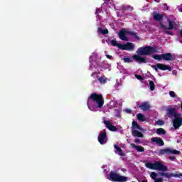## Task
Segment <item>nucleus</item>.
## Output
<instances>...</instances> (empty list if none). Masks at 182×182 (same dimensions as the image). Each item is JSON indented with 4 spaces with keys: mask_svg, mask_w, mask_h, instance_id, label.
Here are the masks:
<instances>
[{
    "mask_svg": "<svg viewBox=\"0 0 182 182\" xmlns=\"http://www.w3.org/2000/svg\"><path fill=\"white\" fill-rule=\"evenodd\" d=\"M119 49L122 50H133L134 49V44L133 43L128 42L126 44L119 45Z\"/></svg>",
    "mask_w": 182,
    "mask_h": 182,
    "instance_id": "11",
    "label": "nucleus"
},
{
    "mask_svg": "<svg viewBox=\"0 0 182 182\" xmlns=\"http://www.w3.org/2000/svg\"><path fill=\"white\" fill-rule=\"evenodd\" d=\"M96 75H97V73L94 72V73H92L91 76H92V77L96 76Z\"/></svg>",
    "mask_w": 182,
    "mask_h": 182,
    "instance_id": "43",
    "label": "nucleus"
},
{
    "mask_svg": "<svg viewBox=\"0 0 182 182\" xmlns=\"http://www.w3.org/2000/svg\"><path fill=\"white\" fill-rule=\"evenodd\" d=\"M135 77L136 79H138V80H143V77L140 75H136Z\"/></svg>",
    "mask_w": 182,
    "mask_h": 182,
    "instance_id": "34",
    "label": "nucleus"
},
{
    "mask_svg": "<svg viewBox=\"0 0 182 182\" xmlns=\"http://www.w3.org/2000/svg\"><path fill=\"white\" fill-rule=\"evenodd\" d=\"M166 116L167 117H169V119L176 117L180 114V113L177 112L176 107H173V106H168V107L166 109Z\"/></svg>",
    "mask_w": 182,
    "mask_h": 182,
    "instance_id": "7",
    "label": "nucleus"
},
{
    "mask_svg": "<svg viewBox=\"0 0 182 182\" xmlns=\"http://www.w3.org/2000/svg\"><path fill=\"white\" fill-rule=\"evenodd\" d=\"M172 122H173V126L175 130H177V129H178L181 126H182L181 114H179L178 115H176V117H174Z\"/></svg>",
    "mask_w": 182,
    "mask_h": 182,
    "instance_id": "9",
    "label": "nucleus"
},
{
    "mask_svg": "<svg viewBox=\"0 0 182 182\" xmlns=\"http://www.w3.org/2000/svg\"><path fill=\"white\" fill-rule=\"evenodd\" d=\"M167 22L168 23V27H167L166 25H164V23L161 22L160 23L161 28H162V29H164V33H165L166 35H170V36H173L174 35V33L173 32L168 31H171V30L174 29V21L170 20V18H168Z\"/></svg>",
    "mask_w": 182,
    "mask_h": 182,
    "instance_id": "5",
    "label": "nucleus"
},
{
    "mask_svg": "<svg viewBox=\"0 0 182 182\" xmlns=\"http://www.w3.org/2000/svg\"><path fill=\"white\" fill-rule=\"evenodd\" d=\"M121 170L123 171V173H126V171H127V169L124 168H122Z\"/></svg>",
    "mask_w": 182,
    "mask_h": 182,
    "instance_id": "42",
    "label": "nucleus"
},
{
    "mask_svg": "<svg viewBox=\"0 0 182 182\" xmlns=\"http://www.w3.org/2000/svg\"><path fill=\"white\" fill-rule=\"evenodd\" d=\"M114 148L116 150L115 153H117L119 156H121L122 157H124V156H126V154L123 153V150L122 149V148H120V146L114 144Z\"/></svg>",
    "mask_w": 182,
    "mask_h": 182,
    "instance_id": "19",
    "label": "nucleus"
},
{
    "mask_svg": "<svg viewBox=\"0 0 182 182\" xmlns=\"http://www.w3.org/2000/svg\"><path fill=\"white\" fill-rule=\"evenodd\" d=\"M140 130V132L143 131V128H141V127H140V125H139V124H137V122L136 121H133L132 122V131L133 130Z\"/></svg>",
    "mask_w": 182,
    "mask_h": 182,
    "instance_id": "21",
    "label": "nucleus"
},
{
    "mask_svg": "<svg viewBox=\"0 0 182 182\" xmlns=\"http://www.w3.org/2000/svg\"><path fill=\"white\" fill-rule=\"evenodd\" d=\"M152 68H154V69L156 70V72H157V70H159V67L157 66V64L152 65Z\"/></svg>",
    "mask_w": 182,
    "mask_h": 182,
    "instance_id": "38",
    "label": "nucleus"
},
{
    "mask_svg": "<svg viewBox=\"0 0 182 182\" xmlns=\"http://www.w3.org/2000/svg\"><path fill=\"white\" fill-rule=\"evenodd\" d=\"M166 134V132L165 129L163 128H159V129H156V134H159V136L161 134Z\"/></svg>",
    "mask_w": 182,
    "mask_h": 182,
    "instance_id": "28",
    "label": "nucleus"
},
{
    "mask_svg": "<svg viewBox=\"0 0 182 182\" xmlns=\"http://www.w3.org/2000/svg\"><path fill=\"white\" fill-rule=\"evenodd\" d=\"M125 112H126V113L130 114V113H132V109H125Z\"/></svg>",
    "mask_w": 182,
    "mask_h": 182,
    "instance_id": "40",
    "label": "nucleus"
},
{
    "mask_svg": "<svg viewBox=\"0 0 182 182\" xmlns=\"http://www.w3.org/2000/svg\"><path fill=\"white\" fill-rule=\"evenodd\" d=\"M149 87L152 92L153 90H154V89H156V85H154V82H153L152 80L149 81Z\"/></svg>",
    "mask_w": 182,
    "mask_h": 182,
    "instance_id": "30",
    "label": "nucleus"
},
{
    "mask_svg": "<svg viewBox=\"0 0 182 182\" xmlns=\"http://www.w3.org/2000/svg\"><path fill=\"white\" fill-rule=\"evenodd\" d=\"M104 124H105L107 129L110 130V132H117V127H114L109 121H104Z\"/></svg>",
    "mask_w": 182,
    "mask_h": 182,
    "instance_id": "17",
    "label": "nucleus"
},
{
    "mask_svg": "<svg viewBox=\"0 0 182 182\" xmlns=\"http://www.w3.org/2000/svg\"><path fill=\"white\" fill-rule=\"evenodd\" d=\"M145 166L147 168H150L151 170H159V171H168V168L164 164L160 163L159 161H156L154 164L151 162H146Z\"/></svg>",
    "mask_w": 182,
    "mask_h": 182,
    "instance_id": "4",
    "label": "nucleus"
},
{
    "mask_svg": "<svg viewBox=\"0 0 182 182\" xmlns=\"http://www.w3.org/2000/svg\"><path fill=\"white\" fill-rule=\"evenodd\" d=\"M141 182H147V180H144Z\"/></svg>",
    "mask_w": 182,
    "mask_h": 182,
    "instance_id": "47",
    "label": "nucleus"
},
{
    "mask_svg": "<svg viewBox=\"0 0 182 182\" xmlns=\"http://www.w3.org/2000/svg\"><path fill=\"white\" fill-rule=\"evenodd\" d=\"M98 141L101 144H106V143H107V134L106 133V129H103L100 132Z\"/></svg>",
    "mask_w": 182,
    "mask_h": 182,
    "instance_id": "10",
    "label": "nucleus"
},
{
    "mask_svg": "<svg viewBox=\"0 0 182 182\" xmlns=\"http://www.w3.org/2000/svg\"><path fill=\"white\" fill-rule=\"evenodd\" d=\"M132 136H134V137H140V138L144 137L143 133H141V132L136 129L132 130Z\"/></svg>",
    "mask_w": 182,
    "mask_h": 182,
    "instance_id": "23",
    "label": "nucleus"
},
{
    "mask_svg": "<svg viewBox=\"0 0 182 182\" xmlns=\"http://www.w3.org/2000/svg\"><path fill=\"white\" fill-rule=\"evenodd\" d=\"M159 156H163V154H167L168 156L170 154H180V151L176 150V149H170L168 148H166L164 149H161L159 153Z\"/></svg>",
    "mask_w": 182,
    "mask_h": 182,
    "instance_id": "8",
    "label": "nucleus"
},
{
    "mask_svg": "<svg viewBox=\"0 0 182 182\" xmlns=\"http://www.w3.org/2000/svg\"><path fill=\"white\" fill-rule=\"evenodd\" d=\"M98 81L101 85H105V83H107V78L103 75L98 78Z\"/></svg>",
    "mask_w": 182,
    "mask_h": 182,
    "instance_id": "26",
    "label": "nucleus"
},
{
    "mask_svg": "<svg viewBox=\"0 0 182 182\" xmlns=\"http://www.w3.org/2000/svg\"><path fill=\"white\" fill-rule=\"evenodd\" d=\"M110 43L112 46H117L119 48V49H120V46L119 45H122V43H117V41L114 40L111 41Z\"/></svg>",
    "mask_w": 182,
    "mask_h": 182,
    "instance_id": "29",
    "label": "nucleus"
},
{
    "mask_svg": "<svg viewBox=\"0 0 182 182\" xmlns=\"http://www.w3.org/2000/svg\"><path fill=\"white\" fill-rule=\"evenodd\" d=\"M132 58L135 62H137V63H147L146 58L141 57V55H134Z\"/></svg>",
    "mask_w": 182,
    "mask_h": 182,
    "instance_id": "14",
    "label": "nucleus"
},
{
    "mask_svg": "<svg viewBox=\"0 0 182 182\" xmlns=\"http://www.w3.org/2000/svg\"><path fill=\"white\" fill-rule=\"evenodd\" d=\"M132 147L133 149H135L139 153H143L144 152V147L140 146V145H136L134 144H131Z\"/></svg>",
    "mask_w": 182,
    "mask_h": 182,
    "instance_id": "20",
    "label": "nucleus"
},
{
    "mask_svg": "<svg viewBox=\"0 0 182 182\" xmlns=\"http://www.w3.org/2000/svg\"><path fill=\"white\" fill-rule=\"evenodd\" d=\"M159 176L161 177H165L166 178H171V177H182V173H163L160 172Z\"/></svg>",
    "mask_w": 182,
    "mask_h": 182,
    "instance_id": "12",
    "label": "nucleus"
},
{
    "mask_svg": "<svg viewBox=\"0 0 182 182\" xmlns=\"http://www.w3.org/2000/svg\"><path fill=\"white\" fill-rule=\"evenodd\" d=\"M123 60L124 63H132L133 62V59L130 58H124Z\"/></svg>",
    "mask_w": 182,
    "mask_h": 182,
    "instance_id": "32",
    "label": "nucleus"
},
{
    "mask_svg": "<svg viewBox=\"0 0 182 182\" xmlns=\"http://www.w3.org/2000/svg\"><path fill=\"white\" fill-rule=\"evenodd\" d=\"M158 124H159V126H163V124H164V121L163 120L158 121Z\"/></svg>",
    "mask_w": 182,
    "mask_h": 182,
    "instance_id": "37",
    "label": "nucleus"
},
{
    "mask_svg": "<svg viewBox=\"0 0 182 182\" xmlns=\"http://www.w3.org/2000/svg\"><path fill=\"white\" fill-rule=\"evenodd\" d=\"M151 141V143H156L157 146H164V141L160 137H152Z\"/></svg>",
    "mask_w": 182,
    "mask_h": 182,
    "instance_id": "15",
    "label": "nucleus"
},
{
    "mask_svg": "<svg viewBox=\"0 0 182 182\" xmlns=\"http://www.w3.org/2000/svg\"><path fill=\"white\" fill-rule=\"evenodd\" d=\"M180 12H182V8H181V9H180Z\"/></svg>",
    "mask_w": 182,
    "mask_h": 182,
    "instance_id": "48",
    "label": "nucleus"
},
{
    "mask_svg": "<svg viewBox=\"0 0 182 182\" xmlns=\"http://www.w3.org/2000/svg\"><path fill=\"white\" fill-rule=\"evenodd\" d=\"M169 96H171V97L176 98V92H174V91H170Z\"/></svg>",
    "mask_w": 182,
    "mask_h": 182,
    "instance_id": "33",
    "label": "nucleus"
},
{
    "mask_svg": "<svg viewBox=\"0 0 182 182\" xmlns=\"http://www.w3.org/2000/svg\"><path fill=\"white\" fill-rule=\"evenodd\" d=\"M106 56H107V59H110V60L113 59V57L110 55H106Z\"/></svg>",
    "mask_w": 182,
    "mask_h": 182,
    "instance_id": "41",
    "label": "nucleus"
},
{
    "mask_svg": "<svg viewBox=\"0 0 182 182\" xmlns=\"http://www.w3.org/2000/svg\"><path fill=\"white\" fill-rule=\"evenodd\" d=\"M127 35H129L130 36H132V38H134V39H139V36H137V33H136L134 31H128L127 32Z\"/></svg>",
    "mask_w": 182,
    "mask_h": 182,
    "instance_id": "24",
    "label": "nucleus"
},
{
    "mask_svg": "<svg viewBox=\"0 0 182 182\" xmlns=\"http://www.w3.org/2000/svg\"><path fill=\"white\" fill-rule=\"evenodd\" d=\"M137 55L150 56L153 53H157V48L156 47L146 46L145 47L139 48L136 50Z\"/></svg>",
    "mask_w": 182,
    "mask_h": 182,
    "instance_id": "2",
    "label": "nucleus"
},
{
    "mask_svg": "<svg viewBox=\"0 0 182 182\" xmlns=\"http://www.w3.org/2000/svg\"><path fill=\"white\" fill-rule=\"evenodd\" d=\"M137 107H139L141 110H143V112H147V110H150V104L147 102H142L141 105H137Z\"/></svg>",
    "mask_w": 182,
    "mask_h": 182,
    "instance_id": "16",
    "label": "nucleus"
},
{
    "mask_svg": "<svg viewBox=\"0 0 182 182\" xmlns=\"http://www.w3.org/2000/svg\"><path fill=\"white\" fill-rule=\"evenodd\" d=\"M100 12H102L101 8L96 9L95 15L100 14Z\"/></svg>",
    "mask_w": 182,
    "mask_h": 182,
    "instance_id": "35",
    "label": "nucleus"
},
{
    "mask_svg": "<svg viewBox=\"0 0 182 182\" xmlns=\"http://www.w3.org/2000/svg\"><path fill=\"white\" fill-rule=\"evenodd\" d=\"M107 179L113 182H126L129 181L127 176H121L116 171H111Z\"/></svg>",
    "mask_w": 182,
    "mask_h": 182,
    "instance_id": "3",
    "label": "nucleus"
},
{
    "mask_svg": "<svg viewBox=\"0 0 182 182\" xmlns=\"http://www.w3.org/2000/svg\"><path fill=\"white\" fill-rule=\"evenodd\" d=\"M90 100L96 103L97 107L100 109L103 107V105H105V100H103V95L102 94H97L94 92L90 95V97L87 100V107H89L90 110H93V106L90 105Z\"/></svg>",
    "mask_w": 182,
    "mask_h": 182,
    "instance_id": "1",
    "label": "nucleus"
},
{
    "mask_svg": "<svg viewBox=\"0 0 182 182\" xmlns=\"http://www.w3.org/2000/svg\"><path fill=\"white\" fill-rule=\"evenodd\" d=\"M97 16H96V18H97V19H100V18H101V16H100V15H99V14H96Z\"/></svg>",
    "mask_w": 182,
    "mask_h": 182,
    "instance_id": "44",
    "label": "nucleus"
},
{
    "mask_svg": "<svg viewBox=\"0 0 182 182\" xmlns=\"http://www.w3.org/2000/svg\"><path fill=\"white\" fill-rule=\"evenodd\" d=\"M157 66L160 70H169V72H171V68L170 65H167L166 64L158 63Z\"/></svg>",
    "mask_w": 182,
    "mask_h": 182,
    "instance_id": "18",
    "label": "nucleus"
},
{
    "mask_svg": "<svg viewBox=\"0 0 182 182\" xmlns=\"http://www.w3.org/2000/svg\"><path fill=\"white\" fill-rule=\"evenodd\" d=\"M97 31L99 33H101V35H107L109 33V30L107 29H102V28H98Z\"/></svg>",
    "mask_w": 182,
    "mask_h": 182,
    "instance_id": "27",
    "label": "nucleus"
},
{
    "mask_svg": "<svg viewBox=\"0 0 182 182\" xmlns=\"http://www.w3.org/2000/svg\"><path fill=\"white\" fill-rule=\"evenodd\" d=\"M155 2H157L158 4L160 2V0H154Z\"/></svg>",
    "mask_w": 182,
    "mask_h": 182,
    "instance_id": "46",
    "label": "nucleus"
},
{
    "mask_svg": "<svg viewBox=\"0 0 182 182\" xmlns=\"http://www.w3.org/2000/svg\"><path fill=\"white\" fill-rule=\"evenodd\" d=\"M153 59H155V60H173V54L171 53H166L161 55H154L152 56Z\"/></svg>",
    "mask_w": 182,
    "mask_h": 182,
    "instance_id": "6",
    "label": "nucleus"
},
{
    "mask_svg": "<svg viewBox=\"0 0 182 182\" xmlns=\"http://www.w3.org/2000/svg\"><path fill=\"white\" fill-rule=\"evenodd\" d=\"M127 32H129V31H126V29H124V28H122L120 30L118 36H119V39H121V41H125L126 42H127V41H129V38L127 37H126V35H127Z\"/></svg>",
    "mask_w": 182,
    "mask_h": 182,
    "instance_id": "13",
    "label": "nucleus"
},
{
    "mask_svg": "<svg viewBox=\"0 0 182 182\" xmlns=\"http://www.w3.org/2000/svg\"><path fill=\"white\" fill-rule=\"evenodd\" d=\"M134 143L140 144L141 143L140 139H134Z\"/></svg>",
    "mask_w": 182,
    "mask_h": 182,
    "instance_id": "39",
    "label": "nucleus"
},
{
    "mask_svg": "<svg viewBox=\"0 0 182 182\" xmlns=\"http://www.w3.org/2000/svg\"><path fill=\"white\" fill-rule=\"evenodd\" d=\"M169 160H171V161H176V156H169Z\"/></svg>",
    "mask_w": 182,
    "mask_h": 182,
    "instance_id": "36",
    "label": "nucleus"
},
{
    "mask_svg": "<svg viewBox=\"0 0 182 182\" xmlns=\"http://www.w3.org/2000/svg\"><path fill=\"white\" fill-rule=\"evenodd\" d=\"M163 18H164V16L163 14H154V19L157 22H161V21H163Z\"/></svg>",
    "mask_w": 182,
    "mask_h": 182,
    "instance_id": "22",
    "label": "nucleus"
},
{
    "mask_svg": "<svg viewBox=\"0 0 182 182\" xmlns=\"http://www.w3.org/2000/svg\"><path fill=\"white\" fill-rule=\"evenodd\" d=\"M136 119L139 122H146V117L141 113H139L136 114Z\"/></svg>",
    "mask_w": 182,
    "mask_h": 182,
    "instance_id": "25",
    "label": "nucleus"
},
{
    "mask_svg": "<svg viewBox=\"0 0 182 182\" xmlns=\"http://www.w3.org/2000/svg\"><path fill=\"white\" fill-rule=\"evenodd\" d=\"M173 75H177V72H176V71H173Z\"/></svg>",
    "mask_w": 182,
    "mask_h": 182,
    "instance_id": "45",
    "label": "nucleus"
},
{
    "mask_svg": "<svg viewBox=\"0 0 182 182\" xmlns=\"http://www.w3.org/2000/svg\"><path fill=\"white\" fill-rule=\"evenodd\" d=\"M150 177L151 178H152V180H157V173L156 172H151L150 174Z\"/></svg>",
    "mask_w": 182,
    "mask_h": 182,
    "instance_id": "31",
    "label": "nucleus"
}]
</instances>
